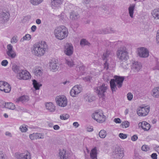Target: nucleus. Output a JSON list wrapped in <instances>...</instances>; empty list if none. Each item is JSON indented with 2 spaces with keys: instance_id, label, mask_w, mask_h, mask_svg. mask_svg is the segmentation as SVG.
<instances>
[{
  "instance_id": "obj_1",
  "label": "nucleus",
  "mask_w": 159,
  "mask_h": 159,
  "mask_svg": "<svg viewBox=\"0 0 159 159\" xmlns=\"http://www.w3.org/2000/svg\"><path fill=\"white\" fill-rule=\"evenodd\" d=\"M47 48V45L44 41H41L34 44L32 48V52L35 56L39 57L44 54Z\"/></svg>"
},
{
  "instance_id": "obj_2",
  "label": "nucleus",
  "mask_w": 159,
  "mask_h": 159,
  "mask_svg": "<svg viewBox=\"0 0 159 159\" xmlns=\"http://www.w3.org/2000/svg\"><path fill=\"white\" fill-rule=\"evenodd\" d=\"M55 37L58 40H62L67 37L68 34V29L64 25L57 27L54 31Z\"/></svg>"
},
{
  "instance_id": "obj_3",
  "label": "nucleus",
  "mask_w": 159,
  "mask_h": 159,
  "mask_svg": "<svg viewBox=\"0 0 159 159\" xmlns=\"http://www.w3.org/2000/svg\"><path fill=\"white\" fill-rule=\"evenodd\" d=\"M124 80V77L117 75L114 76V79L111 80L110 82V87L113 93L116 91L117 88L122 87Z\"/></svg>"
},
{
  "instance_id": "obj_4",
  "label": "nucleus",
  "mask_w": 159,
  "mask_h": 159,
  "mask_svg": "<svg viewBox=\"0 0 159 159\" xmlns=\"http://www.w3.org/2000/svg\"><path fill=\"white\" fill-rule=\"evenodd\" d=\"M116 54L118 58L120 61L125 62L129 59V53L125 46L118 49Z\"/></svg>"
},
{
  "instance_id": "obj_5",
  "label": "nucleus",
  "mask_w": 159,
  "mask_h": 159,
  "mask_svg": "<svg viewBox=\"0 0 159 159\" xmlns=\"http://www.w3.org/2000/svg\"><path fill=\"white\" fill-rule=\"evenodd\" d=\"M108 89V87L107 84H102L95 88L94 89L95 92L100 98H103L105 96V93Z\"/></svg>"
},
{
  "instance_id": "obj_6",
  "label": "nucleus",
  "mask_w": 159,
  "mask_h": 159,
  "mask_svg": "<svg viewBox=\"0 0 159 159\" xmlns=\"http://www.w3.org/2000/svg\"><path fill=\"white\" fill-rule=\"evenodd\" d=\"M92 117L94 120L99 123H102L106 119V117L101 110H97L92 115Z\"/></svg>"
},
{
  "instance_id": "obj_7",
  "label": "nucleus",
  "mask_w": 159,
  "mask_h": 159,
  "mask_svg": "<svg viewBox=\"0 0 159 159\" xmlns=\"http://www.w3.org/2000/svg\"><path fill=\"white\" fill-rule=\"evenodd\" d=\"M55 100L57 104L62 107H66L67 104V100L66 98L63 95L57 96Z\"/></svg>"
},
{
  "instance_id": "obj_8",
  "label": "nucleus",
  "mask_w": 159,
  "mask_h": 159,
  "mask_svg": "<svg viewBox=\"0 0 159 159\" xmlns=\"http://www.w3.org/2000/svg\"><path fill=\"white\" fill-rule=\"evenodd\" d=\"M149 110V107H140L137 109V113L139 116H144L148 115Z\"/></svg>"
},
{
  "instance_id": "obj_9",
  "label": "nucleus",
  "mask_w": 159,
  "mask_h": 159,
  "mask_svg": "<svg viewBox=\"0 0 159 159\" xmlns=\"http://www.w3.org/2000/svg\"><path fill=\"white\" fill-rule=\"evenodd\" d=\"M18 79L24 80H27L30 79L31 75L30 73L26 70H21L17 75Z\"/></svg>"
},
{
  "instance_id": "obj_10",
  "label": "nucleus",
  "mask_w": 159,
  "mask_h": 159,
  "mask_svg": "<svg viewBox=\"0 0 159 159\" xmlns=\"http://www.w3.org/2000/svg\"><path fill=\"white\" fill-rule=\"evenodd\" d=\"M82 90V86L78 85L74 86L70 90V94L73 97H76Z\"/></svg>"
},
{
  "instance_id": "obj_11",
  "label": "nucleus",
  "mask_w": 159,
  "mask_h": 159,
  "mask_svg": "<svg viewBox=\"0 0 159 159\" xmlns=\"http://www.w3.org/2000/svg\"><path fill=\"white\" fill-rule=\"evenodd\" d=\"M138 54L141 57L145 58L149 56V51L146 48L141 47L137 49Z\"/></svg>"
},
{
  "instance_id": "obj_12",
  "label": "nucleus",
  "mask_w": 159,
  "mask_h": 159,
  "mask_svg": "<svg viewBox=\"0 0 159 159\" xmlns=\"http://www.w3.org/2000/svg\"><path fill=\"white\" fill-rule=\"evenodd\" d=\"M74 48L72 44L70 43H67L65 46L64 52L68 56L71 55L73 52Z\"/></svg>"
},
{
  "instance_id": "obj_13",
  "label": "nucleus",
  "mask_w": 159,
  "mask_h": 159,
  "mask_svg": "<svg viewBox=\"0 0 159 159\" xmlns=\"http://www.w3.org/2000/svg\"><path fill=\"white\" fill-rule=\"evenodd\" d=\"M16 157L17 159H31V155L28 152L16 154Z\"/></svg>"
},
{
  "instance_id": "obj_14",
  "label": "nucleus",
  "mask_w": 159,
  "mask_h": 159,
  "mask_svg": "<svg viewBox=\"0 0 159 159\" xmlns=\"http://www.w3.org/2000/svg\"><path fill=\"white\" fill-rule=\"evenodd\" d=\"M113 154L117 159H121L124 156L123 151L120 148H116L113 152Z\"/></svg>"
},
{
  "instance_id": "obj_15",
  "label": "nucleus",
  "mask_w": 159,
  "mask_h": 159,
  "mask_svg": "<svg viewBox=\"0 0 159 159\" xmlns=\"http://www.w3.org/2000/svg\"><path fill=\"white\" fill-rule=\"evenodd\" d=\"M141 67L142 66L140 63L137 61H134L132 63L131 66V71L137 72L140 70Z\"/></svg>"
},
{
  "instance_id": "obj_16",
  "label": "nucleus",
  "mask_w": 159,
  "mask_h": 159,
  "mask_svg": "<svg viewBox=\"0 0 159 159\" xmlns=\"http://www.w3.org/2000/svg\"><path fill=\"white\" fill-rule=\"evenodd\" d=\"M33 72L35 76L37 77H41L43 75V70L42 68L39 66L35 67L33 69Z\"/></svg>"
},
{
  "instance_id": "obj_17",
  "label": "nucleus",
  "mask_w": 159,
  "mask_h": 159,
  "mask_svg": "<svg viewBox=\"0 0 159 159\" xmlns=\"http://www.w3.org/2000/svg\"><path fill=\"white\" fill-rule=\"evenodd\" d=\"M63 0H51V6L54 9L58 8L61 4Z\"/></svg>"
},
{
  "instance_id": "obj_18",
  "label": "nucleus",
  "mask_w": 159,
  "mask_h": 159,
  "mask_svg": "<svg viewBox=\"0 0 159 159\" xmlns=\"http://www.w3.org/2000/svg\"><path fill=\"white\" fill-rule=\"evenodd\" d=\"M59 154L60 159H71L69 154L64 149L60 150Z\"/></svg>"
},
{
  "instance_id": "obj_19",
  "label": "nucleus",
  "mask_w": 159,
  "mask_h": 159,
  "mask_svg": "<svg viewBox=\"0 0 159 159\" xmlns=\"http://www.w3.org/2000/svg\"><path fill=\"white\" fill-rule=\"evenodd\" d=\"M138 126L139 127H141L144 131H148L150 128V125L145 121L139 123Z\"/></svg>"
},
{
  "instance_id": "obj_20",
  "label": "nucleus",
  "mask_w": 159,
  "mask_h": 159,
  "mask_svg": "<svg viewBox=\"0 0 159 159\" xmlns=\"http://www.w3.org/2000/svg\"><path fill=\"white\" fill-rule=\"evenodd\" d=\"M59 64L56 62L52 61L49 63V68L53 72L57 71L59 68Z\"/></svg>"
},
{
  "instance_id": "obj_21",
  "label": "nucleus",
  "mask_w": 159,
  "mask_h": 159,
  "mask_svg": "<svg viewBox=\"0 0 159 159\" xmlns=\"http://www.w3.org/2000/svg\"><path fill=\"white\" fill-rule=\"evenodd\" d=\"M9 14L8 13L2 12L0 15V22L4 23L9 19Z\"/></svg>"
},
{
  "instance_id": "obj_22",
  "label": "nucleus",
  "mask_w": 159,
  "mask_h": 159,
  "mask_svg": "<svg viewBox=\"0 0 159 159\" xmlns=\"http://www.w3.org/2000/svg\"><path fill=\"white\" fill-rule=\"evenodd\" d=\"M135 6L136 4L134 3L130 4L128 8L129 16L131 18H133L134 17V11L135 8Z\"/></svg>"
},
{
  "instance_id": "obj_23",
  "label": "nucleus",
  "mask_w": 159,
  "mask_h": 159,
  "mask_svg": "<svg viewBox=\"0 0 159 159\" xmlns=\"http://www.w3.org/2000/svg\"><path fill=\"white\" fill-rule=\"evenodd\" d=\"M45 107L46 109L51 112H53L55 110V107L52 102L46 103Z\"/></svg>"
},
{
  "instance_id": "obj_24",
  "label": "nucleus",
  "mask_w": 159,
  "mask_h": 159,
  "mask_svg": "<svg viewBox=\"0 0 159 159\" xmlns=\"http://www.w3.org/2000/svg\"><path fill=\"white\" fill-rule=\"evenodd\" d=\"M113 55V52L109 50H107L102 55V58L104 60H107L108 57H111Z\"/></svg>"
},
{
  "instance_id": "obj_25",
  "label": "nucleus",
  "mask_w": 159,
  "mask_h": 159,
  "mask_svg": "<svg viewBox=\"0 0 159 159\" xmlns=\"http://www.w3.org/2000/svg\"><path fill=\"white\" fill-rule=\"evenodd\" d=\"M152 95L156 98H159V87L154 88L152 91Z\"/></svg>"
},
{
  "instance_id": "obj_26",
  "label": "nucleus",
  "mask_w": 159,
  "mask_h": 159,
  "mask_svg": "<svg viewBox=\"0 0 159 159\" xmlns=\"http://www.w3.org/2000/svg\"><path fill=\"white\" fill-rule=\"evenodd\" d=\"M29 100V97L27 96H23L16 100V102H21L22 103L26 102Z\"/></svg>"
},
{
  "instance_id": "obj_27",
  "label": "nucleus",
  "mask_w": 159,
  "mask_h": 159,
  "mask_svg": "<svg viewBox=\"0 0 159 159\" xmlns=\"http://www.w3.org/2000/svg\"><path fill=\"white\" fill-rule=\"evenodd\" d=\"M151 13L155 19L159 20V8L154 9Z\"/></svg>"
},
{
  "instance_id": "obj_28",
  "label": "nucleus",
  "mask_w": 159,
  "mask_h": 159,
  "mask_svg": "<svg viewBox=\"0 0 159 159\" xmlns=\"http://www.w3.org/2000/svg\"><path fill=\"white\" fill-rule=\"evenodd\" d=\"M79 16L78 13L76 12L72 11L70 14V19L72 20H75L78 19Z\"/></svg>"
},
{
  "instance_id": "obj_29",
  "label": "nucleus",
  "mask_w": 159,
  "mask_h": 159,
  "mask_svg": "<svg viewBox=\"0 0 159 159\" xmlns=\"http://www.w3.org/2000/svg\"><path fill=\"white\" fill-rule=\"evenodd\" d=\"M5 108L13 110L15 108V105L11 102L6 103L5 104Z\"/></svg>"
},
{
  "instance_id": "obj_30",
  "label": "nucleus",
  "mask_w": 159,
  "mask_h": 159,
  "mask_svg": "<svg viewBox=\"0 0 159 159\" xmlns=\"http://www.w3.org/2000/svg\"><path fill=\"white\" fill-rule=\"evenodd\" d=\"M91 157L93 159H96L97 157V150L96 148L91 150L90 153Z\"/></svg>"
},
{
  "instance_id": "obj_31",
  "label": "nucleus",
  "mask_w": 159,
  "mask_h": 159,
  "mask_svg": "<svg viewBox=\"0 0 159 159\" xmlns=\"http://www.w3.org/2000/svg\"><path fill=\"white\" fill-rule=\"evenodd\" d=\"M65 63L69 67H73L75 65V62L71 59H66Z\"/></svg>"
},
{
  "instance_id": "obj_32",
  "label": "nucleus",
  "mask_w": 159,
  "mask_h": 159,
  "mask_svg": "<svg viewBox=\"0 0 159 159\" xmlns=\"http://www.w3.org/2000/svg\"><path fill=\"white\" fill-rule=\"evenodd\" d=\"M43 0H29L31 4L34 6H37L41 3Z\"/></svg>"
},
{
  "instance_id": "obj_33",
  "label": "nucleus",
  "mask_w": 159,
  "mask_h": 159,
  "mask_svg": "<svg viewBox=\"0 0 159 159\" xmlns=\"http://www.w3.org/2000/svg\"><path fill=\"white\" fill-rule=\"evenodd\" d=\"M5 83L6 84H5V85L4 88V90L3 91L5 93H8L11 91V87L7 82H5Z\"/></svg>"
},
{
  "instance_id": "obj_34",
  "label": "nucleus",
  "mask_w": 159,
  "mask_h": 159,
  "mask_svg": "<svg viewBox=\"0 0 159 159\" xmlns=\"http://www.w3.org/2000/svg\"><path fill=\"white\" fill-rule=\"evenodd\" d=\"M32 81L33 84L35 89L36 90L39 89L40 87L41 86V85L40 84L35 80H33Z\"/></svg>"
},
{
  "instance_id": "obj_35",
  "label": "nucleus",
  "mask_w": 159,
  "mask_h": 159,
  "mask_svg": "<svg viewBox=\"0 0 159 159\" xmlns=\"http://www.w3.org/2000/svg\"><path fill=\"white\" fill-rule=\"evenodd\" d=\"M7 54L11 59H13L16 56V54L15 52L14 51L10 52H7Z\"/></svg>"
},
{
  "instance_id": "obj_36",
  "label": "nucleus",
  "mask_w": 159,
  "mask_h": 159,
  "mask_svg": "<svg viewBox=\"0 0 159 159\" xmlns=\"http://www.w3.org/2000/svg\"><path fill=\"white\" fill-rule=\"evenodd\" d=\"M12 69L15 73H17V75L19 74L20 71L21 70L19 67L15 64H12Z\"/></svg>"
},
{
  "instance_id": "obj_37",
  "label": "nucleus",
  "mask_w": 159,
  "mask_h": 159,
  "mask_svg": "<svg viewBox=\"0 0 159 159\" xmlns=\"http://www.w3.org/2000/svg\"><path fill=\"white\" fill-rule=\"evenodd\" d=\"M99 137L101 138H105L107 135L106 131L104 130H101L99 132Z\"/></svg>"
},
{
  "instance_id": "obj_38",
  "label": "nucleus",
  "mask_w": 159,
  "mask_h": 159,
  "mask_svg": "<svg viewBox=\"0 0 159 159\" xmlns=\"http://www.w3.org/2000/svg\"><path fill=\"white\" fill-rule=\"evenodd\" d=\"M130 125L129 122L127 120H125L122 122L121 124V125L123 128H128Z\"/></svg>"
},
{
  "instance_id": "obj_39",
  "label": "nucleus",
  "mask_w": 159,
  "mask_h": 159,
  "mask_svg": "<svg viewBox=\"0 0 159 159\" xmlns=\"http://www.w3.org/2000/svg\"><path fill=\"white\" fill-rule=\"evenodd\" d=\"M76 67L79 68V70L80 71L84 70L85 68V66L83 64L80 62L78 63V64L77 65Z\"/></svg>"
},
{
  "instance_id": "obj_40",
  "label": "nucleus",
  "mask_w": 159,
  "mask_h": 159,
  "mask_svg": "<svg viewBox=\"0 0 159 159\" xmlns=\"http://www.w3.org/2000/svg\"><path fill=\"white\" fill-rule=\"evenodd\" d=\"M80 44L81 46H83L85 45H89L90 43L86 39H82L80 41Z\"/></svg>"
},
{
  "instance_id": "obj_41",
  "label": "nucleus",
  "mask_w": 159,
  "mask_h": 159,
  "mask_svg": "<svg viewBox=\"0 0 159 159\" xmlns=\"http://www.w3.org/2000/svg\"><path fill=\"white\" fill-rule=\"evenodd\" d=\"M31 38V35L29 34H27L21 39V41L23 42L25 40H29Z\"/></svg>"
},
{
  "instance_id": "obj_42",
  "label": "nucleus",
  "mask_w": 159,
  "mask_h": 159,
  "mask_svg": "<svg viewBox=\"0 0 159 159\" xmlns=\"http://www.w3.org/2000/svg\"><path fill=\"white\" fill-rule=\"evenodd\" d=\"M20 130L22 132H26L27 130V128L25 125H23L20 126L19 128Z\"/></svg>"
},
{
  "instance_id": "obj_43",
  "label": "nucleus",
  "mask_w": 159,
  "mask_h": 159,
  "mask_svg": "<svg viewBox=\"0 0 159 159\" xmlns=\"http://www.w3.org/2000/svg\"><path fill=\"white\" fill-rule=\"evenodd\" d=\"M5 81H0V90L1 91H3L4 90V87L5 84Z\"/></svg>"
},
{
  "instance_id": "obj_44",
  "label": "nucleus",
  "mask_w": 159,
  "mask_h": 159,
  "mask_svg": "<svg viewBox=\"0 0 159 159\" xmlns=\"http://www.w3.org/2000/svg\"><path fill=\"white\" fill-rule=\"evenodd\" d=\"M85 99L87 101L89 102H91L93 100V97L90 95L85 97Z\"/></svg>"
},
{
  "instance_id": "obj_45",
  "label": "nucleus",
  "mask_w": 159,
  "mask_h": 159,
  "mask_svg": "<svg viewBox=\"0 0 159 159\" xmlns=\"http://www.w3.org/2000/svg\"><path fill=\"white\" fill-rule=\"evenodd\" d=\"M17 38L16 36H13L11 39V43L12 44L16 43L18 41Z\"/></svg>"
},
{
  "instance_id": "obj_46",
  "label": "nucleus",
  "mask_w": 159,
  "mask_h": 159,
  "mask_svg": "<svg viewBox=\"0 0 159 159\" xmlns=\"http://www.w3.org/2000/svg\"><path fill=\"white\" fill-rule=\"evenodd\" d=\"M60 117L61 119L65 120L69 118V116L68 114H65L60 115Z\"/></svg>"
},
{
  "instance_id": "obj_47",
  "label": "nucleus",
  "mask_w": 159,
  "mask_h": 159,
  "mask_svg": "<svg viewBox=\"0 0 159 159\" xmlns=\"http://www.w3.org/2000/svg\"><path fill=\"white\" fill-rule=\"evenodd\" d=\"M36 139H43L44 138V134H43L36 133Z\"/></svg>"
},
{
  "instance_id": "obj_48",
  "label": "nucleus",
  "mask_w": 159,
  "mask_h": 159,
  "mask_svg": "<svg viewBox=\"0 0 159 159\" xmlns=\"http://www.w3.org/2000/svg\"><path fill=\"white\" fill-rule=\"evenodd\" d=\"M7 52L14 51L13 49V46L11 44H8L7 45Z\"/></svg>"
},
{
  "instance_id": "obj_49",
  "label": "nucleus",
  "mask_w": 159,
  "mask_h": 159,
  "mask_svg": "<svg viewBox=\"0 0 159 159\" xmlns=\"http://www.w3.org/2000/svg\"><path fill=\"white\" fill-rule=\"evenodd\" d=\"M119 136L120 139H124L127 138V135L123 133H120L119 134Z\"/></svg>"
},
{
  "instance_id": "obj_50",
  "label": "nucleus",
  "mask_w": 159,
  "mask_h": 159,
  "mask_svg": "<svg viewBox=\"0 0 159 159\" xmlns=\"http://www.w3.org/2000/svg\"><path fill=\"white\" fill-rule=\"evenodd\" d=\"M29 137L32 140L36 139V133L30 134Z\"/></svg>"
},
{
  "instance_id": "obj_51",
  "label": "nucleus",
  "mask_w": 159,
  "mask_h": 159,
  "mask_svg": "<svg viewBox=\"0 0 159 159\" xmlns=\"http://www.w3.org/2000/svg\"><path fill=\"white\" fill-rule=\"evenodd\" d=\"M141 149L143 151H147L149 150V148L146 145H143L141 147Z\"/></svg>"
},
{
  "instance_id": "obj_52",
  "label": "nucleus",
  "mask_w": 159,
  "mask_h": 159,
  "mask_svg": "<svg viewBox=\"0 0 159 159\" xmlns=\"http://www.w3.org/2000/svg\"><path fill=\"white\" fill-rule=\"evenodd\" d=\"M128 100L131 101L133 98V95L131 93H129L127 94Z\"/></svg>"
},
{
  "instance_id": "obj_53",
  "label": "nucleus",
  "mask_w": 159,
  "mask_h": 159,
  "mask_svg": "<svg viewBox=\"0 0 159 159\" xmlns=\"http://www.w3.org/2000/svg\"><path fill=\"white\" fill-rule=\"evenodd\" d=\"M138 139V137L137 135L135 134L133 135L131 137V139L132 141H135Z\"/></svg>"
},
{
  "instance_id": "obj_54",
  "label": "nucleus",
  "mask_w": 159,
  "mask_h": 159,
  "mask_svg": "<svg viewBox=\"0 0 159 159\" xmlns=\"http://www.w3.org/2000/svg\"><path fill=\"white\" fill-rule=\"evenodd\" d=\"M8 63V61L6 60H4L1 62V65L3 66H6Z\"/></svg>"
},
{
  "instance_id": "obj_55",
  "label": "nucleus",
  "mask_w": 159,
  "mask_h": 159,
  "mask_svg": "<svg viewBox=\"0 0 159 159\" xmlns=\"http://www.w3.org/2000/svg\"><path fill=\"white\" fill-rule=\"evenodd\" d=\"M114 121L116 123H121V120L119 118H115L114 120Z\"/></svg>"
},
{
  "instance_id": "obj_56",
  "label": "nucleus",
  "mask_w": 159,
  "mask_h": 159,
  "mask_svg": "<svg viewBox=\"0 0 159 159\" xmlns=\"http://www.w3.org/2000/svg\"><path fill=\"white\" fill-rule=\"evenodd\" d=\"M0 159H5V154L1 151H0Z\"/></svg>"
},
{
  "instance_id": "obj_57",
  "label": "nucleus",
  "mask_w": 159,
  "mask_h": 159,
  "mask_svg": "<svg viewBox=\"0 0 159 159\" xmlns=\"http://www.w3.org/2000/svg\"><path fill=\"white\" fill-rule=\"evenodd\" d=\"M151 157L152 159H157V155L156 153H153L151 155Z\"/></svg>"
},
{
  "instance_id": "obj_58",
  "label": "nucleus",
  "mask_w": 159,
  "mask_h": 159,
  "mask_svg": "<svg viewBox=\"0 0 159 159\" xmlns=\"http://www.w3.org/2000/svg\"><path fill=\"white\" fill-rule=\"evenodd\" d=\"M156 41L157 43H159V30L157 31V33Z\"/></svg>"
},
{
  "instance_id": "obj_59",
  "label": "nucleus",
  "mask_w": 159,
  "mask_h": 159,
  "mask_svg": "<svg viewBox=\"0 0 159 159\" xmlns=\"http://www.w3.org/2000/svg\"><path fill=\"white\" fill-rule=\"evenodd\" d=\"M37 29V27L35 25H33L31 27V30L32 32H34Z\"/></svg>"
},
{
  "instance_id": "obj_60",
  "label": "nucleus",
  "mask_w": 159,
  "mask_h": 159,
  "mask_svg": "<svg viewBox=\"0 0 159 159\" xmlns=\"http://www.w3.org/2000/svg\"><path fill=\"white\" fill-rule=\"evenodd\" d=\"M5 134L6 136H9L10 137H12V135L11 133L8 131L6 132L5 133Z\"/></svg>"
},
{
  "instance_id": "obj_61",
  "label": "nucleus",
  "mask_w": 159,
  "mask_h": 159,
  "mask_svg": "<svg viewBox=\"0 0 159 159\" xmlns=\"http://www.w3.org/2000/svg\"><path fill=\"white\" fill-rule=\"evenodd\" d=\"M155 69H157L159 70V61H157L156 66L155 67Z\"/></svg>"
},
{
  "instance_id": "obj_62",
  "label": "nucleus",
  "mask_w": 159,
  "mask_h": 159,
  "mask_svg": "<svg viewBox=\"0 0 159 159\" xmlns=\"http://www.w3.org/2000/svg\"><path fill=\"white\" fill-rule=\"evenodd\" d=\"M73 125L75 128H77L79 126V124L78 122H74L73 123Z\"/></svg>"
},
{
  "instance_id": "obj_63",
  "label": "nucleus",
  "mask_w": 159,
  "mask_h": 159,
  "mask_svg": "<svg viewBox=\"0 0 159 159\" xmlns=\"http://www.w3.org/2000/svg\"><path fill=\"white\" fill-rule=\"evenodd\" d=\"M104 67L106 70L108 68V64L107 62V61H106L105 63H104Z\"/></svg>"
},
{
  "instance_id": "obj_64",
  "label": "nucleus",
  "mask_w": 159,
  "mask_h": 159,
  "mask_svg": "<svg viewBox=\"0 0 159 159\" xmlns=\"http://www.w3.org/2000/svg\"><path fill=\"white\" fill-rule=\"evenodd\" d=\"M36 23L37 24L39 25L41 23V20L39 19H38L36 20Z\"/></svg>"
}]
</instances>
